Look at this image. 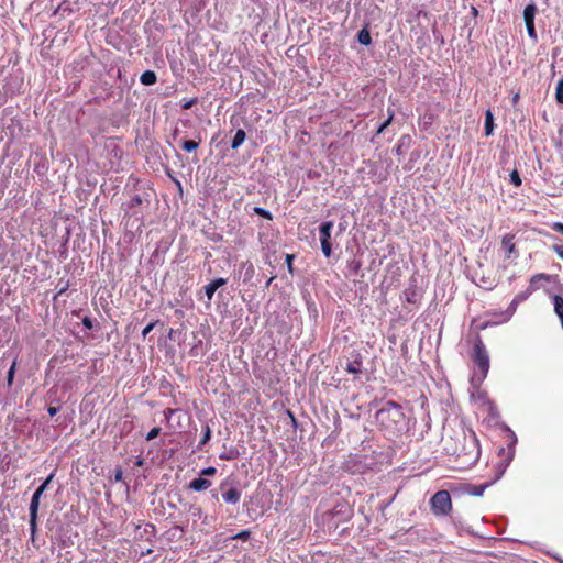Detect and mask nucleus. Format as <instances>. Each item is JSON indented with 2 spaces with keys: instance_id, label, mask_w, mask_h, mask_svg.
<instances>
[{
  "instance_id": "f257e3e1",
  "label": "nucleus",
  "mask_w": 563,
  "mask_h": 563,
  "mask_svg": "<svg viewBox=\"0 0 563 563\" xmlns=\"http://www.w3.org/2000/svg\"><path fill=\"white\" fill-rule=\"evenodd\" d=\"M378 426L395 435L407 429L406 417L402 407L394 401H387L377 412Z\"/></svg>"
},
{
  "instance_id": "f03ea898",
  "label": "nucleus",
  "mask_w": 563,
  "mask_h": 563,
  "mask_svg": "<svg viewBox=\"0 0 563 563\" xmlns=\"http://www.w3.org/2000/svg\"><path fill=\"white\" fill-rule=\"evenodd\" d=\"M460 445L455 449H450L445 445V450L449 454H452L456 457V462L459 463V467L467 468L474 465L481 455L478 440L475 434L472 432L468 435L463 434L462 440L459 441Z\"/></svg>"
},
{
  "instance_id": "7ed1b4c3",
  "label": "nucleus",
  "mask_w": 563,
  "mask_h": 563,
  "mask_svg": "<svg viewBox=\"0 0 563 563\" xmlns=\"http://www.w3.org/2000/svg\"><path fill=\"white\" fill-rule=\"evenodd\" d=\"M430 507L435 516L449 515L452 509V500L449 492H437L430 499Z\"/></svg>"
},
{
  "instance_id": "20e7f679",
  "label": "nucleus",
  "mask_w": 563,
  "mask_h": 563,
  "mask_svg": "<svg viewBox=\"0 0 563 563\" xmlns=\"http://www.w3.org/2000/svg\"><path fill=\"white\" fill-rule=\"evenodd\" d=\"M474 362L481 369V380H483L489 371V355L481 339L474 344Z\"/></svg>"
},
{
  "instance_id": "39448f33",
  "label": "nucleus",
  "mask_w": 563,
  "mask_h": 563,
  "mask_svg": "<svg viewBox=\"0 0 563 563\" xmlns=\"http://www.w3.org/2000/svg\"><path fill=\"white\" fill-rule=\"evenodd\" d=\"M333 229L332 221H325L321 223L319 228V240L321 243V251L325 257H330L332 254V247L330 243L331 234Z\"/></svg>"
},
{
  "instance_id": "423d86ee",
  "label": "nucleus",
  "mask_w": 563,
  "mask_h": 563,
  "mask_svg": "<svg viewBox=\"0 0 563 563\" xmlns=\"http://www.w3.org/2000/svg\"><path fill=\"white\" fill-rule=\"evenodd\" d=\"M40 499L41 498L37 497V495H33L31 498V503H30V508H29V510H30V530H31L32 537L36 532Z\"/></svg>"
},
{
  "instance_id": "0eeeda50",
  "label": "nucleus",
  "mask_w": 563,
  "mask_h": 563,
  "mask_svg": "<svg viewBox=\"0 0 563 563\" xmlns=\"http://www.w3.org/2000/svg\"><path fill=\"white\" fill-rule=\"evenodd\" d=\"M227 284V279L225 278H216L213 280H211L208 285L205 286V292H206V296L209 300L212 299L214 292L223 285Z\"/></svg>"
},
{
  "instance_id": "6e6552de",
  "label": "nucleus",
  "mask_w": 563,
  "mask_h": 563,
  "mask_svg": "<svg viewBox=\"0 0 563 563\" xmlns=\"http://www.w3.org/2000/svg\"><path fill=\"white\" fill-rule=\"evenodd\" d=\"M514 234L507 233L501 239V246L506 251V257L510 258L516 251Z\"/></svg>"
},
{
  "instance_id": "1a4fd4ad",
  "label": "nucleus",
  "mask_w": 563,
  "mask_h": 563,
  "mask_svg": "<svg viewBox=\"0 0 563 563\" xmlns=\"http://www.w3.org/2000/svg\"><path fill=\"white\" fill-rule=\"evenodd\" d=\"M222 498L227 504L235 505L241 499V492L235 487H231L222 494Z\"/></svg>"
},
{
  "instance_id": "9d476101",
  "label": "nucleus",
  "mask_w": 563,
  "mask_h": 563,
  "mask_svg": "<svg viewBox=\"0 0 563 563\" xmlns=\"http://www.w3.org/2000/svg\"><path fill=\"white\" fill-rule=\"evenodd\" d=\"M211 486V482L209 479L198 477L190 482L189 487L195 492H202L208 489Z\"/></svg>"
},
{
  "instance_id": "9b49d317",
  "label": "nucleus",
  "mask_w": 563,
  "mask_h": 563,
  "mask_svg": "<svg viewBox=\"0 0 563 563\" xmlns=\"http://www.w3.org/2000/svg\"><path fill=\"white\" fill-rule=\"evenodd\" d=\"M141 84L144 86L154 85L157 81V76L153 70H145L140 77Z\"/></svg>"
},
{
  "instance_id": "f8f14e48",
  "label": "nucleus",
  "mask_w": 563,
  "mask_h": 563,
  "mask_svg": "<svg viewBox=\"0 0 563 563\" xmlns=\"http://www.w3.org/2000/svg\"><path fill=\"white\" fill-rule=\"evenodd\" d=\"M16 365H18V356H14L13 360H12V363L10 365V368L8 371V374H7V385H8V387H11L13 385L14 376H15V371H16Z\"/></svg>"
},
{
  "instance_id": "ddd939ff",
  "label": "nucleus",
  "mask_w": 563,
  "mask_h": 563,
  "mask_svg": "<svg viewBox=\"0 0 563 563\" xmlns=\"http://www.w3.org/2000/svg\"><path fill=\"white\" fill-rule=\"evenodd\" d=\"M494 131V117L490 110H487L485 113V134L489 136Z\"/></svg>"
},
{
  "instance_id": "4468645a",
  "label": "nucleus",
  "mask_w": 563,
  "mask_h": 563,
  "mask_svg": "<svg viewBox=\"0 0 563 563\" xmlns=\"http://www.w3.org/2000/svg\"><path fill=\"white\" fill-rule=\"evenodd\" d=\"M245 132L243 130H238L234 134V137L231 142V147L233 150L240 147L242 145V143L245 141Z\"/></svg>"
},
{
  "instance_id": "2eb2a0df",
  "label": "nucleus",
  "mask_w": 563,
  "mask_h": 563,
  "mask_svg": "<svg viewBox=\"0 0 563 563\" xmlns=\"http://www.w3.org/2000/svg\"><path fill=\"white\" fill-rule=\"evenodd\" d=\"M345 371L355 375L360 374L362 372V361L354 360L353 362H347Z\"/></svg>"
},
{
  "instance_id": "dca6fc26",
  "label": "nucleus",
  "mask_w": 563,
  "mask_h": 563,
  "mask_svg": "<svg viewBox=\"0 0 563 563\" xmlns=\"http://www.w3.org/2000/svg\"><path fill=\"white\" fill-rule=\"evenodd\" d=\"M362 267V261L358 258H352L347 261V269L351 274L356 275Z\"/></svg>"
},
{
  "instance_id": "f3484780",
  "label": "nucleus",
  "mask_w": 563,
  "mask_h": 563,
  "mask_svg": "<svg viewBox=\"0 0 563 563\" xmlns=\"http://www.w3.org/2000/svg\"><path fill=\"white\" fill-rule=\"evenodd\" d=\"M537 8L534 4H528L523 10V19L525 22L534 21V14H536Z\"/></svg>"
},
{
  "instance_id": "a211bd4d",
  "label": "nucleus",
  "mask_w": 563,
  "mask_h": 563,
  "mask_svg": "<svg viewBox=\"0 0 563 563\" xmlns=\"http://www.w3.org/2000/svg\"><path fill=\"white\" fill-rule=\"evenodd\" d=\"M357 40L363 45H369L372 43L371 34L367 30L363 29L357 34Z\"/></svg>"
},
{
  "instance_id": "6ab92c4d",
  "label": "nucleus",
  "mask_w": 563,
  "mask_h": 563,
  "mask_svg": "<svg viewBox=\"0 0 563 563\" xmlns=\"http://www.w3.org/2000/svg\"><path fill=\"white\" fill-rule=\"evenodd\" d=\"M533 289H528L526 291L517 294L512 299V305H519L520 302H523L525 300L528 299Z\"/></svg>"
},
{
  "instance_id": "aec40b11",
  "label": "nucleus",
  "mask_w": 563,
  "mask_h": 563,
  "mask_svg": "<svg viewBox=\"0 0 563 563\" xmlns=\"http://www.w3.org/2000/svg\"><path fill=\"white\" fill-rule=\"evenodd\" d=\"M199 146V143L196 142V141H191V140H188V141H184L183 142V145L181 147L187 151V152H192V151H196Z\"/></svg>"
},
{
  "instance_id": "412c9836",
  "label": "nucleus",
  "mask_w": 563,
  "mask_h": 563,
  "mask_svg": "<svg viewBox=\"0 0 563 563\" xmlns=\"http://www.w3.org/2000/svg\"><path fill=\"white\" fill-rule=\"evenodd\" d=\"M188 512L194 519L201 518L202 516V509L197 505H191L188 509Z\"/></svg>"
},
{
  "instance_id": "4be33fe9",
  "label": "nucleus",
  "mask_w": 563,
  "mask_h": 563,
  "mask_svg": "<svg viewBox=\"0 0 563 563\" xmlns=\"http://www.w3.org/2000/svg\"><path fill=\"white\" fill-rule=\"evenodd\" d=\"M526 23V27H527V32H528V35L530 38H532L533 41H537V32H536V29H534V22L533 21H528V22H525Z\"/></svg>"
},
{
  "instance_id": "5701e85b",
  "label": "nucleus",
  "mask_w": 563,
  "mask_h": 563,
  "mask_svg": "<svg viewBox=\"0 0 563 563\" xmlns=\"http://www.w3.org/2000/svg\"><path fill=\"white\" fill-rule=\"evenodd\" d=\"M555 98L559 103H563V78L558 82Z\"/></svg>"
},
{
  "instance_id": "b1692460",
  "label": "nucleus",
  "mask_w": 563,
  "mask_h": 563,
  "mask_svg": "<svg viewBox=\"0 0 563 563\" xmlns=\"http://www.w3.org/2000/svg\"><path fill=\"white\" fill-rule=\"evenodd\" d=\"M254 212H255L256 214H258V216H261V217L265 218V219H268V220H272V219H273L272 213H271L268 210H266V209H264V208H262V207H255V208H254Z\"/></svg>"
},
{
  "instance_id": "393cba45",
  "label": "nucleus",
  "mask_w": 563,
  "mask_h": 563,
  "mask_svg": "<svg viewBox=\"0 0 563 563\" xmlns=\"http://www.w3.org/2000/svg\"><path fill=\"white\" fill-rule=\"evenodd\" d=\"M210 438H211V429L209 426H206L203 435L199 442V446L205 445L210 440Z\"/></svg>"
},
{
  "instance_id": "a878e982",
  "label": "nucleus",
  "mask_w": 563,
  "mask_h": 563,
  "mask_svg": "<svg viewBox=\"0 0 563 563\" xmlns=\"http://www.w3.org/2000/svg\"><path fill=\"white\" fill-rule=\"evenodd\" d=\"M393 118H394V113L391 112V113H389V115H388L387 120H385V121L379 125V128H378V130H377V134L383 133V131H384V130H385V129H386V128L391 123Z\"/></svg>"
},
{
  "instance_id": "bb28decb",
  "label": "nucleus",
  "mask_w": 563,
  "mask_h": 563,
  "mask_svg": "<svg viewBox=\"0 0 563 563\" xmlns=\"http://www.w3.org/2000/svg\"><path fill=\"white\" fill-rule=\"evenodd\" d=\"M510 181H511V184H514L517 187L521 185V178L517 170H512L510 173Z\"/></svg>"
},
{
  "instance_id": "cd10ccee",
  "label": "nucleus",
  "mask_w": 563,
  "mask_h": 563,
  "mask_svg": "<svg viewBox=\"0 0 563 563\" xmlns=\"http://www.w3.org/2000/svg\"><path fill=\"white\" fill-rule=\"evenodd\" d=\"M159 432H161V428H158V427L151 429L148 431V433L146 434V440L147 441L154 440L156 437H158Z\"/></svg>"
},
{
  "instance_id": "c85d7f7f",
  "label": "nucleus",
  "mask_w": 563,
  "mask_h": 563,
  "mask_svg": "<svg viewBox=\"0 0 563 563\" xmlns=\"http://www.w3.org/2000/svg\"><path fill=\"white\" fill-rule=\"evenodd\" d=\"M142 203V198L140 195H135L131 198L130 202H129V208H133V207H136Z\"/></svg>"
},
{
  "instance_id": "c756f323",
  "label": "nucleus",
  "mask_w": 563,
  "mask_h": 563,
  "mask_svg": "<svg viewBox=\"0 0 563 563\" xmlns=\"http://www.w3.org/2000/svg\"><path fill=\"white\" fill-rule=\"evenodd\" d=\"M294 258H295V255H292V254L286 255V264H287V268L290 274H294V267H292Z\"/></svg>"
},
{
  "instance_id": "7c9ffc66",
  "label": "nucleus",
  "mask_w": 563,
  "mask_h": 563,
  "mask_svg": "<svg viewBox=\"0 0 563 563\" xmlns=\"http://www.w3.org/2000/svg\"><path fill=\"white\" fill-rule=\"evenodd\" d=\"M485 488H486V485L474 486L473 489L471 490V494L474 496H482Z\"/></svg>"
},
{
  "instance_id": "2f4dec72",
  "label": "nucleus",
  "mask_w": 563,
  "mask_h": 563,
  "mask_svg": "<svg viewBox=\"0 0 563 563\" xmlns=\"http://www.w3.org/2000/svg\"><path fill=\"white\" fill-rule=\"evenodd\" d=\"M216 472H217L216 467L209 466V467L201 470L200 475L212 476L216 474Z\"/></svg>"
},
{
  "instance_id": "473e14b6",
  "label": "nucleus",
  "mask_w": 563,
  "mask_h": 563,
  "mask_svg": "<svg viewBox=\"0 0 563 563\" xmlns=\"http://www.w3.org/2000/svg\"><path fill=\"white\" fill-rule=\"evenodd\" d=\"M250 537V531L247 530H243L239 533H236L235 536H233V539H236V540H246L247 538Z\"/></svg>"
},
{
  "instance_id": "72a5a7b5",
  "label": "nucleus",
  "mask_w": 563,
  "mask_h": 563,
  "mask_svg": "<svg viewBox=\"0 0 563 563\" xmlns=\"http://www.w3.org/2000/svg\"><path fill=\"white\" fill-rule=\"evenodd\" d=\"M47 489V487L45 486V484H41L37 489L34 492L33 495H37V497H42V495L45 493V490Z\"/></svg>"
},
{
  "instance_id": "f704fd0d",
  "label": "nucleus",
  "mask_w": 563,
  "mask_h": 563,
  "mask_svg": "<svg viewBox=\"0 0 563 563\" xmlns=\"http://www.w3.org/2000/svg\"><path fill=\"white\" fill-rule=\"evenodd\" d=\"M154 327H155V323H153V322H152V323H150V324H147V325L143 329V331H142V335H143V338H146V336H147V334H148V333L154 329Z\"/></svg>"
},
{
  "instance_id": "c9c22d12",
  "label": "nucleus",
  "mask_w": 563,
  "mask_h": 563,
  "mask_svg": "<svg viewBox=\"0 0 563 563\" xmlns=\"http://www.w3.org/2000/svg\"><path fill=\"white\" fill-rule=\"evenodd\" d=\"M122 478H123V472H122V470H121V468H117V470L114 471V481H115V482H121V481H122Z\"/></svg>"
},
{
  "instance_id": "e433bc0d",
  "label": "nucleus",
  "mask_w": 563,
  "mask_h": 563,
  "mask_svg": "<svg viewBox=\"0 0 563 563\" xmlns=\"http://www.w3.org/2000/svg\"><path fill=\"white\" fill-rule=\"evenodd\" d=\"M82 324H84V327H85V328H87V329H92V328H93L92 321H91V319H90V318H88V317H85V318L82 319Z\"/></svg>"
},
{
  "instance_id": "4c0bfd02",
  "label": "nucleus",
  "mask_w": 563,
  "mask_h": 563,
  "mask_svg": "<svg viewBox=\"0 0 563 563\" xmlns=\"http://www.w3.org/2000/svg\"><path fill=\"white\" fill-rule=\"evenodd\" d=\"M552 229L559 233H562L563 234V223L561 222H555L553 223L552 225Z\"/></svg>"
},
{
  "instance_id": "58836bf2",
  "label": "nucleus",
  "mask_w": 563,
  "mask_h": 563,
  "mask_svg": "<svg viewBox=\"0 0 563 563\" xmlns=\"http://www.w3.org/2000/svg\"><path fill=\"white\" fill-rule=\"evenodd\" d=\"M553 250L563 260V245H554Z\"/></svg>"
},
{
  "instance_id": "ea45409f",
  "label": "nucleus",
  "mask_w": 563,
  "mask_h": 563,
  "mask_svg": "<svg viewBox=\"0 0 563 563\" xmlns=\"http://www.w3.org/2000/svg\"><path fill=\"white\" fill-rule=\"evenodd\" d=\"M196 102V99H191V100H188L186 101L185 103H183V109H190Z\"/></svg>"
},
{
  "instance_id": "a19ab883",
  "label": "nucleus",
  "mask_w": 563,
  "mask_h": 563,
  "mask_svg": "<svg viewBox=\"0 0 563 563\" xmlns=\"http://www.w3.org/2000/svg\"><path fill=\"white\" fill-rule=\"evenodd\" d=\"M54 476H55V473H54V472H52V473L47 476V478H46L42 484H45V486H46V487H48V485H49V484H51V482L53 481Z\"/></svg>"
},
{
  "instance_id": "79ce46f5",
  "label": "nucleus",
  "mask_w": 563,
  "mask_h": 563,
  "mask_svg": "<svg viewBox=\"0 0 563 563\" xmlns=\"http://www.w3.org/2000/svg\"><path fill=\"white\" fill-rule=\"evenodd\" d=\"M47 412L51 417H54L58 412V408L56 407H48Z\"/></svg>"
},
{
  "instance_id": "37998d69",
  "label": "nucleus",
  "mask_w": 563,
  "mask_h": 563,
  "mask_svg": "<svg viewBox=\"0 0 563 563\" xmlns=\"http://www.w3.org/2000/svg\"><path fill=\"white\" fill-rule=\"evenodd\" d=\"M540 278H547V276H545L544 274H538V275H534V276L531 278V283H534V280L540 279Z\"/></svg>"
},
{
  "instance_id": "c03bdc74",
  "label": "nucleus",
  "mask_w": 563,
  "mask_h": 563,
  "mask_svg": "<svg viewBox=\"0 0 563 563\" xmlns=\"http://www.w3.org/2000/svg\"><path fill=\"white\" fill-rule=\"evenodd\" d=\"M220 459H222V460H230V459H231V456H230V455H228V454L222 453V454L220 455Z\"/></svg>"
},
{
  "instance_id": "a18cd8bd",
  "label": "nucleus",
  "mask_w": 563,
  "mask_h": 563,
  "mask_svg": "<svg viewBox=\"0 0 563 563\" xmlns=\"http://www.w3.org/2000/svg\"><path fill=\"white\" fill-rule=\"evenodd\" d=\"M172 413H174V410L173 409H167L165 410V416H170Z\"/></svg>"
},
{
  "instance_id": "49530a36",
  "label": "nucleus",
  "mask_w": 563,
  "mask_h": 563,
  "mask_svg": "<svg viewBox=\"0 0 563 563\" xmlns=\"http://www.w3.org/2000/svg\"><path fill=\"white\" fill-rule=\"evenodd\" d=\"M517 306H518V305H512V302H511V303H510V309H511L512 311H515V310H516V308H517Z\"/></svg>"
},
{
  "instance_id": "de8ad7c7",
  "label": "nucleus",
  "mask_w": 563,
  "mask_h": 563,
  "mask_svg": "<svg viewBox=\"0 0 563 563\" xmlns=\"http://www.w3.org/2000/svg\"><path fill=\"white\" fill-rule=\"evenodd\" d=\"M518 98H519V96H518V95H516V96L514 97V102H516V101L518 100Z\"/></svg>"
},
{
  "instance_id": "09e8293b",
  "label": "nucleus",
  "mask_w": 563,
  "mask_h": 563,
  "mask_svg": "<svg viewBox=\"0 0 563 563\" xmlns=\"http://www.w3.org/2000/svg\"><path fill=\"white\" fill-rule=\"evenodd\" d=\"M4 357H7V354H3V357L0 358V363L4 361Z\"/></svg>"
},
{
  "instance_id": "8fccbe9b",
  "label": "nucleus",
  "mask_w": 563,
  "mask_h": 563,
  "mask_svg": "<svg viewBox=\"0 0 563 563\" xmlns=\"http://www.w3.org/2000/svg\"><path fill=\"white\" fill-rule=\"evenodd\" d=\"M4 357H7V354H3V357L0 358V363L4 361Z\"/></svg>"
},
{
  "instance_id": "3c124183",
  "label": "nucleus",
  "mask_w": 563,
  "mask_h": 563,
  "mask_svg": "<svg viewBox=\"0 0 563 563\" xmlns=\"http://www.w3.org/2000/svg\"><path fill=\"white\" fill-rule=\"evenodd\" d=\"M4 357H7V354H3V357L0 358V363L4 361Z\"/></svg>"
},
{
  "instance_id": "603ef678",
  "label": "nucleus",
  "mask_w": 563,
  "mask_h": 563,
  "mask_svg": "<svg viewBox=\"0 0 563 563\" xmlns=\"http://www.w3.org/2000/svg\"><path fill=\"white\" fill-rule=\"evenodd\" d=\"M473 13L477 14V10L475 8H473Z\"/></svg>"
}]
</instances>
